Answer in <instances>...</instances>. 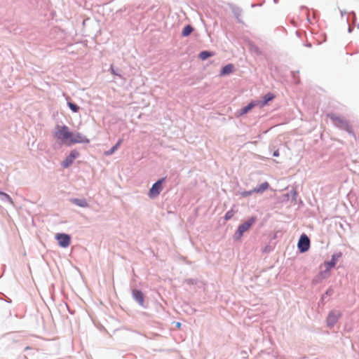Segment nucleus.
<instances>
[{"label":"nucleus","instance_id":"f257e3e1","mask_svg":"<svg viewBox=\"0 0 359 359\" xmlns=\"http://www.w3.org/2000/svg\"><path fill=\"white\" fill-rule=\"evenodd\" d=\"M257 221V216H251L244 222L240 224L236 230L233 238L235 241H240L245 232L248 231Z\"/></svg>","mask_w":359,"mask_h":359},{"label":"nucleus","instance_id":"f03ea898","mask_svg":"<svg viewBox=\"0 0 359 359\" xmlns=\"http://www.w3.org/2000/svg\"><path fill=\"white\" fill-rule=\"evenodd\" d=\"M53 135L54 137L61 140L62 143L66 144L67 142H69L70 137H72V131L65 124H57Z\"/></svg>","mask_w":359,"mask_h":359},{"label":"nucleus","instance_id":"7ed1b4c3","mask_svg":"<svg viewBox=\"0 0 359 359\" xmlns=\"http://www.w3.org/2000/svg\"><path fill=\"white\" fill-rule=\"evenodd\" d=\"M327 117L330 118L333 121H337L338 123V124L337 125L338 128L346 131L350 135L355 137L354 131L351 126L349 124L348 120L344 118H341L333 113L328 114Z\"/></svg>","mask_w":359,"mask_h":359},{"label":"nucleus","instance_id":"20e7f679","mask_svg":"<svg viewBox=\"0 0 359 359\" xmlns=\"http://www.w3.org/2000/svg\"><path fill=\"white\" fill-rule=\"evenodd\" d=\"M167 177H163L157 180L148 191V196L151 199H154L158 196L163 189V184L165 182Z\"/></svg>","mask_w":359,"mask_h":359},{"label":"nucleus","instance_id":"39448f33","mask_svg":"<svg viewBox=\"0 0 359 359\" xmlns=\"http://www.w3.org/2000/svg\"><path fill=\"white\" fill-rule=\"evenodd\" d=\"M342 312L339 310L332 309L329 311L326 318V325L329 328H332L341 318Z\"/></svg>","mask_w":359,"mask_h":359},{"label":"nucleus","instance_id":"423d86ee","mask_svg":"<svg viewBox=\"0 0 359 359\" xmlns=\"http://www.w3.org/2000/svg\"><path fill=\"white\" fill-rule=\"evenodd\" d=\"M311 240L304 233L301 234L297 243V249L300 253H305L310 249Z\"/></svg>","mask_w":359,"mask_h":359},{"label":"nucleus","instance_id":"0eeeda50","mask_svg":"<svg viewBox=\"0 0 359 359\" xmlns=\"http://www.w3.org/2000/svg\"><path fill=\"white\" fill-rule=\"evenodd\" d=\"M90 143V140L79 132H72V137H70L69 142L66 145L70 147L75 144Z\"/></svg>","mask_w":359,"mask_h":359},{"label":"nucleus","instance_id":"6e6552de","mask_svg":"<svg viewBox=\"0 0 359 359\" xmlns=\"http://www.w3.org/2000/svg\"><path fill=\"white\" fill-rule=\"evenodd\" d=\"M55 239L60 248H67L71 244L72 237L66 233H57L55 235Z\"/></svg>","mask_w":359,"mask_h":359},{"label":"nucleus","instance_id":"1a4fd4ad","mask_svg":"<svg viewBox=\"0 0 359 359\" xmlns=\"http://www.w3.org/2000/svg\"><path fill=\"white\" fill-rule=\"evenodd\" d=\"M132 297L133 299L142 308L147 309L148 303L145 301V296L142 291L137 288L132 290Z\"/></svg>","mask_w":359,"mask_h":359},{"label":"nucleus","instance_id":"9d476101","mask_svg":"<svg viewBox=\"0 0 359 359\" xmlns=\"http://www.w3.org/2000/svg\"><path fill=\"white\" fill-rule=\"evenodd\" d=\"M79 156L80 153L76 149L72 150L70 153L61 162V166L63 168H69L74 163V160L79 157Z\"/></svg>","mask_w":359,"mask_h":359},{"label":"nucleus","instance_id":"9b49d317","mask_svg":"<svg viewBox=\"0 0 359 359\" xmlns=\"http://www.w3.org/2000/svg\"><path fill=\"white\" fill-rule=\"evenodd\" d=\"M342 257V252L339 251L333 253L331 255V259L328 261L324 262V266L327 271H331L332 269L334 268L337 265L339 258Z\"/></svg>","mask_w":359,"mask_h":359},{"label":"nucleus","instance_id":"f8f14e48","mask_svg":"<svg viewBox=\"0 0 359 359\" xmlns=\"http://www.w3.org/2000/svg\"><path fill=\"white\" fill-rule=\"evenodd\" d=\"M257 106L259 107V104H258L257 100H252L248 104H246L245 106H243V107H241V109L237 110V111L236 113V116L240 117V116H244V115L247 114L248 113H249L253 108H255V107H257Z\"/></svg>","mask_w":359,"mask_h":359},{"label":"nucleus","instance_id":"ddd939ff","mask_svg":"<svg viewBox=\"0 0 359 359\" xmlns=\"http://www.w3.org/2000/svg\"><path fill=\"white\" fill-rule=\"evenodd\" d=\"M236 70L235 66L232 63H228L222 67L219 70V76L220 77L229 76L233 73Z\"/></svg>","mask_w":359,"mask_h":359},{"label":"nucleus","instance_id":"4468645a","mask_svg":"<svg viewBox=\"0 0 359 359\" xmlns=\"http://www.w3.org/2000/svg\"><path fill=\"white\" fill-rule=\"evenodd\" d=\"M275 95L271 92H268L262 98V100H256L259 107L262 108L266 106L270 102L275 98Z\"/></svg>","mask_w":359,"mask_h":359},{"label":"nucleus","instance_id":"2eb2a0df","mask_svg":"<svg viewBox=\"0 0 359 359\" xmlns=\"http://www.w3.org/2000/svg\"><path fill=\"white\" fill-rule=\"evenodd\" d=\"M334 293V290L332 286H330L326 291L321 295L320 300L318 302V307H323L326 303L327 297H331Z\"/></svg>","mask_w":359,"mask_h":359},{"label":"nucleus","instance_id":"dca6fc26","mask_svg":"<svg viewBox=\"0 0 359 359\" xmlns=\"http://www.w3.org/2000/svg\"><path fill=\"white\" fill-rule=\"evenodd\" d=\"M330 271H327L326 269L325 270L320 271L312 280V283L313 285H317L321 283L324 279L327 278V273H328Z\"/></svg>","mask_w":359,"mask_h":359},{"label":"nucleus","instance_id":"f3484780","mask_svg":"<svg viewBox=\"0 0 359 359\" xmlns=\"http://www.w3.org/2000/svg\"><path fill=\"white\" fill-rule=\"evenodd\" d=\"M229 7H230L234 17L237 20V22L238 23H241V24L243 23V20L241 19L242 10L238 6H237L234 4H232L229 5Z\"/></svg>","mask_w":359,"mask_h":359},{"label":"nucleus","instance_id":"a211bd4d","mask_svg":"<svg viewBox=\"0 0 359 359\" xmlns=\"http://www.w3.org/2000/svg\"><path fill=\"white\" fill-rule=\"evenodd\" d=\"M70 202L73 204L81 207V208H88L89 206L87 200L84 198H70Z\"/></svg>","mask_w":359,"mask_h":359},{"label":"nucleus","instance_id":"6ab92c4d","mask_svg":"<svg viewBox=\"0 0 359 359\" xmlns=\"http://www.w3.org/2000/svg\"><path fill=\"white\" fill-rule=\"evenodd\" d=\"M270 188V184L268 182H264L253 189V191L257 194H262Z\"/></svg>","mask_w":359,"mask_h":359},{"label":"nucleus","instance_id":"aec40b11","mask_svg":"<svg viewBox=\"0 0 359 359\" xmlns=\"http://www.w3.org/2000/svg\"><path fill=\"white\" fill-rule=\"evenodd\" d=\"M298 194V191L296 190V189L292 188L290 191L287 192L284 196L287 198V200H290L291 202L296 203Z\"/></svg>","mask_w":359,"mask_h":359},{"label":"nucleus","instance_id":"412c9836","mask_svg":"<svg viewBox=\"0 0 359 359\" xmlns=\"http://www.w3.org/2000/svg\"><path fill=\"white\" fill-rule=\"evenodd\" d=\"M123 141V138L118 139L116 143L114 146H112L109 150L104 151V154L107 156H109L114 154L115 151L118 150V149L122 144Z\"/></svg>","mask_w":359,"mask_h":359},{"label":"nucleus","instance_id":"4be33fe9","mask_svg":"<svg viewBox=\"0 0 359 359\" xmlns=\"http://www.w3.org/2000/svg\"><path fill=\"white\" fill-rule=\"evenodd\" d=\"M215 55V53L210 50H204L198 53V57L202 61L206 60Z\"/></svg>","mask_w":359,"mask_h":359},{"label":"nucleus","instance_id":"5701e85b","mask_svg":"<svg viewBox=\"0 0 359 359\" xmlns=\"http://www.w3.org/2000/svg\"><path fill=\"white\" fill-rule=\"evenodd\" d=\"M66 100H67V107L73 113L79 112L81 107L78 104H76L75 102H72L71 100V98L69 96L66 97Z\"/></svg>","mask_w":359,"mask_h":359},{"label":"nucleus","instance_id":"b1692460","mask_svg":"<svg viewBox=\"0 0 359 359\" xmlns=\"http://www.w3.org/2000/svg\"><path fill=\"white\" fill-rule=\"evenodd\" d=\"M194 28L191 25H190V24L186 25L182 30L181 36L182 37H188L189 36L191 35V34L194 32Z\"/></svg>","mask_w":359,"mask_h":359},{"label":"nucleus","instance_id":"393cba45","mask_svg":"<svg viewBox=\"0 0 359 359\" xmlns=\"http://www.w3.org/2000/svg\"><path fill=\"white\" fill-rule=\"evenodd\" d=\"M0 200L3 202H7L11 204L13 203L12 198L1 190H0Z\"/></svg>","mask_w":359,"mask_h":359},{"label":"nucleus","instance_id":"a878e982","mask_svg":"<svg viewBox=\"0 0 359 359\" xmlns=\"http://www.w3.org/2000/svg\"><path fill=\"white\" fill-rule=\"evenodd\" d=\"M109 69L111 74L116 76L120 79H123L121 69L118 68H115L113 65L110 66Z\"/></svg>","mask_w":359,"mask_h":359},{"label":"nucleus","instance_id":"bb28decb","mask_svg":"<svg viewBox=\"0 0 359 359\" xmlns=\"http://www.w3.org/2000/svg\"><path fill=\"white\" fill-rule=\"evenodd\" d=\"M275 243H273V245H271V243L268 244V245H266L262 249V252L263 253H265V254H268V253H270L271 252H273L275 249Z\"/></svg>","mask_w":359,"mask_h":359},{"label":"nucleus","instance_id":"cd10ccee","mask_svg":"<svg viewBox=\"0 0 359 359\" xmlns=\"http://www.w3.org/2000/svg\"><path fill=\"white\" fill-rule=\"evenodd\" d=\"M235 212H236V211L233 208L228 210L225 213L224 216L223 217L224 222H225L231 219L233 217Z\"/></svg>","mask_w":359,"mask_h":359},{"label":"nucleus","instance_id":"c85d7f7f","mask_svg":"<svg viewBox=\"0 0 359 359\" xmlns=\"http://www.w3.org/2000/svg\"><path fill=\"white\" fill-rule=\"evenodd\" d=\"M356 21V15L354 11H351L349 13L348 17H347V22L348 23H355Z\"/></svg>","mask_w":359,"mask_h":359},{"label":"nucleus","instance_id":"c756f323","mask_svg":"<svg viewBox=\"0 0 359 359\" xmlns=\"http://www.w3.org/2000/svg\"><path fill=\"white\" fill-rule=\"evenodd\" d=\"M253 193H255V192L253 191V189H252L251 190L243 191L241 192V196L243 198H246V197L251 196Z\"/></svg>","mask_w":359,"mask_h":359},{"label":"nucleus","instance_id":"7c9ffc66","mask_svg":"<svg viewBox=\"0 0 359 359\" xmlns=\"http://www.w3.org/2000/svg\"><path fill=\"white\" fill-rule=\"evenodd\" d=\"M184 283L189 285H196L198 283L197 278H187L184 280Z\"/></svg>","mask_w":359,"mask_h":359},{"label":"nucleus","instance_id":"2f4dec72","mask_svg":"<svg viewBox=\"0 0 359 359\" xmlns=\"http://www.w3.org/2000/svg\"><path fill=\"white\" fill-rule=\"evenodd\" d=\"M303 34H305V32L304 31H301V30L296 31V35L297 37L301 38Z\"/></svg>","mask_w":359,"mask_h":359},{"label":"nucleus","instance_id":"473e14b6","mask_svg":"<svg viewBox=\"0 0 359 359\" xmlns=\"http://www.w3.org/2000/svg\"><path fill=\"white\" fill-rule=\"evenodd\" d=\"M252 49L254 50L257 54H260V50L259 48L255 45H252L251 46Z\"/></svg>","mask_w":359,"mask_h":359},{"label":"nucleus","instance_id":"72a5a7b5","mask_svg":"<svg viewBox=\"0 0 359 359\" xmlns=\"http://www.w3.org/2000/svg\"><path fill=\"white\" fill-rule=\"evenodd\" d=\"M272 156L274 157H278L280 156L279 149H276L273 151Z\"/></svg>","mask_w":359,"mask_h":359},{"label":"nucleus","instance_id":"f704fd0d","mask_svg":"<svg viewBox=\"0 0 359 359\" xmlns=\"http://www.w3.org/2000/svg\"><path fill=\"white\" fill-rule=\"evenodd\" d=\"M299 73V71H297V72H294V71H292L291 72V75L293 78L294 80H296V76H297V74Z\"/></svg>","mask_w":359,"mask_h":359},{"label":"nucleus","instance_id":"c9c22d12","mask_svg":"<svg viewBox=\"0 0 359 359\" xmlns=\"http://www.w3.org/2000/svg\"><path fill=\"white\" fill-rule=\"evenodd\" d=\"M263 4H264V1L262 3L258 4H251V7L252 8H255L257 6H262L263 5Z\"/></svg>","mask_w":359,"mask_h":359},{"label":"nucleus","instance_id":"e433bc0d","mask_svg":"<svg viewBox=\"0 0 359 359\" xmlns=\"http://www.w3.org/2000/svg\"><path fill=\"white\" fill-rule=\"evenodd\" d=\"M353 30V27L351 26V23H348V32L351 33Z\"/></svg>","mask_w":359,"mask_h":359},{"label":"nucleus","instance_id":"4c0bfd02","mask_svg":"<svg viewBox=\"0 0 359 359\" xmlns=\"http://www.w3.org/2000/svg\"><path fill=\"white\" fill-rule=\"evenodd\" d=\"M304 46H306V47H308V48H311L312 47V44L310 42H306L304 43Z\"/></svg>","mask_w":359,"mask_h":359},{"label":"nucleus","instance_id":"58836bf2","mask_svg":"<svg viewBox=\"0 0 359 359\" xmlns=\"http://www.w3.org/2000/svg\"><path fill=\"white\" fill-rule=\"evenodd\" d=\"M182 325V323H181L180 322H176V323H175V326H176V327H177V328H179V329H180V328H181Z\"/></svg>","mask_w":359,"mask_h":359},{"label":"nucleus","instance_id":"ea45409f","mask_svg":"<svg viewBox=\"0 0 359 359\" xmlns=\"http://www.w3.org/2000/svg\"><path fill=\"white\" fill-rule=\"evenodd\" d=\"M5 301H6V302H8V303H11V302H12V300H11L10 298H8V297H6V298L5 299Z\"/></svg>","mask_w":359,"mask_h":359},{"label":"nucleus","instance_id":"a19ab883","mask_svg":"<svg viewBox=\"0 0 359 359\" xmlns=\"http://www.w3.org/2000/svg\"><path fill=\"white\" fill-rule=\"evenodd\" d=\"M346 14V11H341V16H344V15H345Z\"/></svg>","mask_w":359,"mask_h":359},{"label":"nucleus","instance_id":"79ce46f5","mask_svg":"<svg viewBox=\"0 0 359 359\" xmlns=\"http://www.w3.org/2000/svg\"><path fill=\"white\" fill-rule=\"evenodd\" d=\"M273 2H274L275 4H277V3L278 2V0H273Z\"/></svg>","mask_w":359,"mask_h":359},{"label":"nucleus","instance_id":"37998d69","mask_svg":"<svg viewBox=\"0 0 359 359\" xmlns=\"http://www.w3.org/2000/svg\"><path fill=\"white\" fill-rule=\"evenodd\" d=\"M69 313H72V312L70 311V309L68 308Z\"/></svg>","mask_w":359,"mask_h":359},{"label":"nucleus","instance_id":"c03bdc74","mask_svg":"<svg viewBox=\"0 0 359 359\" xmlns=\"http://www.w3.org/2000/svg\"><path fill=\"white\" fill-rule=\"evenodd\" d=\"M296 83H299V81H295Z\"/></svg>","mask_w":359,"mask_h":359},{"label":"nucleus","instance_id":"a18cd8bd","mask_svg":"<svg viewBox=\"0 0 359 359\" xmlns=\"http://www.w3.org/2000/svg\"><path fill=\"white\" fill-rule=\"evenodd\" d=\"M276 235H274V236H273V239H275V238H276Z\"/></svg>","mask_w":359,"mask_h":359}]
</instances>
